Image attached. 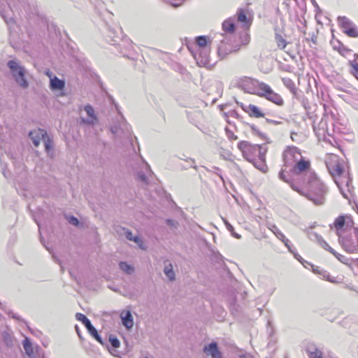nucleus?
Listing matches in <instances>:
<instances>
[{"label":"nucleus","instance_id":"0eeeda50","mask_svg":"<svg viewBox=\"0 0 358 358\" xmlns=\"http://www.w3.org/2000/svg\"><path fill=\"white\" fill-rule=\"evenodd\" d=\"M292 173L299 177V180L302 183L306 182L309 179V173H315L310 169V163L308 160H305L303 157L299 160L293 169L290 171Z\"/></svg>","mask_w":358,"mask_h":358},{"label":"nucleus","instance_id":"dca6fc26","mask_svg":"<svg viewBox=\"0 0 358 358\" xmlns=\"http://www.w3.org/2000/svg\"><path fill=\"white\" fill-rule=\"evenodd\" d=\"M203 352L207 355H210L212 358H222L221 352L218 350L217 344L215 342H212L206 345L203 348Z\"/></svg>","mask_w":358,"mask_h":358},{"label":"nucleus","instance_id":"4d7b16f0","mask_svg":"<svg viewBox=\"0 0 358 358\" xmlns=\"http://www.w3.org/2000/svg\"><path fill=\"white\" fill-rule=\"evenodd\" d=\"M218 54L219 55L221 54V48L220 47L218 48Z\"/></svg>","mask_w":358,"mask_h":358},{"label":"nucleus","instance_id":"aec40b11","mask_svg":"<svg viewBox=\"0 0 358 358\" xmlns=\"http://www.w3.org/2000/svg\"><path fill=\"white\" fill-rule=\"evenodd\" d=\"M2 339L8 348H13L15 344V339L10 331H4L1 334Z\"/></svg>","mask_w":358,"mask_h":358},{"label":"nucleus","instance_id":"6e6d98bb","mask_svg":"<svg viewBox=\"0 0 358 358\" xmlns=\"http://www.w3.org/2000/svg\"><path fill=\"white\" fill-rule=\"evenodd\" d=\"M76 331H77V333H78V336L80 337V332H79L78 327L76 326Z\"/></svg>","mask_w":358,"mask_h":358},{"label":"nucleus","instance_id":"c03bdc74","mask_svg":"<svg viewBox=\"0 0 358 358\" xmlns=\"http://www.w3.org/2000/svg\"><path fill=\"white\" fill-rule=\"evenodd\" d=\"M68 221L70 224H71L73 226H78L79 224V220L74 216H70L68 218Z\"/></svg>","mask_w":358,"mask_h":358},{"label":"nucleus","instance_id":"bb28decb","mask_svg":"<svg viewBox=\"0 0 358 358\" xmlns=\"http://www.w3.org/2000/svg\"><path fill=\"white\" fill-rule=\"evenodd\" d=\"M23 347L27 355L31 358L34 355V348L30 340L28 338H25L22 342Z\"/></svg>","mask_w":358,"mask_h":358},{"label":"nucleus","instance_id":"c9c22d12","mask_svg":"<svg viewBox=\"0 0 358 358\" xmlns=\"http://www.w3.org/2000/svg\"><path fill=\"white\" fill-rule=\"evenodd\" d=\"M317 243L324 250L329 251L331 254L335 253V250L329 245V244L322 238V237L320 239V241Z\"/></svg>","mask_w":358,"mask_h":358},{"label":"nucleus","instance_id":"423d86ee","mask_svg":"<svg viewBox=\"0 0 358 358\" xmlns=\"http://www.w3.org/2000/svg\"><path fill=\"white\" fill-rule=\"evenodd\" d=\"M301 153L297 148H287L283 152L284 164L280 172L284 171V175L285 176V173L287 171V169H289L290 171L295 166V164L301 159Z\"/></svg>","mask_w":358,"mask_h":358},{"label":"nucleus","instance_id":"4c0bfd02","mask_svg":"<svg viewBox=\"0 0 358 358\" xmlns=\"http://www.w3.org/2000/svg\"><path fill=\"white\" fill-rule=\"evenodd\" d=\"M224 224L227 229L231 233L232 236L236 238H240L241 236L234 231L233 226L227 220H224Z\"/></svg>","mask_w":358,"mask_h":358},{"label":"nucleus","instance_id":"a878e982","mask_svg":"<svg viewBox=\"0 0 358 358\" xmlns=\"http://www.w3.org/2000/svg\"><path fill=\"white\" fill-rule=\"evenodd\" d=\"M164 273L169 280L173 281L176 279V275L173 269V265L171 263L168 262L165 264L164 268Z\"/></svg>","mask_w":358,"mask_h":358},{"label":"nucleus","instance_id":"a19ab883","mask_svg":"<svg viewBox=\"0 0 358 358\" xmlns=\"http://www.w3.org/2000/svg\"><path fill=\"white\" fill-rule=\"evenodd\" d=\"M225 132L229 139L236 140L238 138L237 136L234 135V132L227 127L225 128Z\"/></svg>","mask_w":358,"mask_h":358},{"label":"nucleus","instance_id":"58836bf2","mask_svg":"<svg viewBox=\"0 0 358 358\" xmlns=\"http://www.w3.org/2000/svg\"><path fill=\"white\" fill-rule=\"evenodd\" d=\"M109 342L114 348H117L120 345V341L117 339V337L113 335H110L109 336Z\"/></svg>","mask_w":358,"mask_h":358},{"label":"nucleus","instance_id":"7c9ffc66","mask_svg":"<svg viewBox=\"0 0 358 358\" xmlns=\"http://www.w3.org/2000/svg\"><path fill=\"white\" fill-rule=\"evenodd\" d=\"M120 268L127 274H131L134 272V268L125 262L119 263Z\"/></svg>","mask_w":358,"mask_h":358},{"label":"nucleus","instance_id":"79ce46f5","mask_svg":"<svg viewBox=\"0 0 358 358\" xmlns=\"http://www.w3.org/2000/svg\"><path fill=\"white\" fill-rule=\"evenodd\" d=\"M241 42L242 45H248L250 42V36L249 34L245 33L241 36Z\"/></svg>","mask_w":358,"mask_h":358},{"label":"nucleus","instance_id":"39448f33","mask_svg":"<svg viewBox=\"0 0 358 358\" xmlns=\"http://www.w3.org/2000/svg\"><path fill=\"white\" fill-rule=\"evenodd\" d=\"M238 148L248 162H253L256 157H264L266 152V149L262 145H253L245 141L238 143Z\"/></svg>","mask_w":358,"mask_h":358},{"label":"nucleus","instance_id":"e433bc0d","mask_svg":"<svg viewBox=\"0 0 358 358\" xmlns=\"http://www.w3.org/2000/svg\"><path fill=\"white\" fill-rule=\"evenodd\" d=\"M333 255L337 258L338 261H340L343 264H345L346 265L349 264V259L345 256L338 253L336 251H335V253Z\"/></svg>","mask_w":358,"mask_h":358},{"label":"nucleus","instance_id":"a18cd8bd","mask_svg":"<svg viewBox=\"0 0 358 358\" xmlns=\"http://www.w3.org/2000/svg\"><path fill=\"white\" fill-rule=\"evenodd\" d=\"M339 48H338V51L339 52L343 55H345V53L350 52V50L348 49L347 48H345L343 45L339 43Z\"/></svg>","mask_w":358,"mask_h":358},{"label":"nucleus","instance_id":"393cba45","mask_svg":"<svg viewBox=\"0 0 358 358\" xmlns=\"http://www.w3.org/2000/svg\"><path fill=\"white\" fill-rule=\"evenodd\" d=\"M254 166L262 171V172H266L267 166L265 163V156L264 157H258V159H254L253 162H251Z\"/></svg>","mask_w":358,"mask_h":358},{"label":"nucleus","instance_id":"20e7f679","mask_svg":"<svg viewBox=\"0 0 358 358\" xmlns=\"http://www.w3.org/2000/svg\"><path fill=\"white\" fill-rule=\"evenodd\" d=\"M6 65L15 83L21 88L27 89L29 87V83L26 76L27 73L26 69L17 59H10L7 62Z\"/></svg>","mask_w":358,"mask_h":358},{"label":"nucleus","instance_id":"864d4df0","mask_svg":"<svg viewBox=\"0 0 358 358\" xmlns=\"http://www.w3.org/2000/svg\"><path fill=\"white\" fill-rule=\"evenodd\" d=\"M1 16H2V17L4 19V20H5L7 23H8V21L7 20V19H6V16H5L3 13H1Z\"/></svg>","mask_w":358,"mask_h":358},{"label":"nucleus","instance_id":"5fc2aeb1","mask_svg":"<svg viewBox=\"0 0 358 358\" xmlns=\"http://www.w3.org/2000/svg\"><path fill=\"white\" fill-rule=\"evenodd\" d=\"M171 5L173 6V7H178L180 5V3H178V4H175V3H171Z\"/></svg>","mask_w":358,"mask_h":358},{"label":"nucleus","instance_id":"2eb2a0df","mask_svg":"<svg viewBox=\"0 0 358 358\" xmlns=\"http://www.w3.org/2000/svg\"><path fill=\"white\" fill-rule=\"evenodd\" d=\"M29 136L32 141L33 144L38 147L41 140L43 141L47 137V132L43 129H37L31 131L29 133Z\"/></svg>","mask_w":358,"mask_h":358},{"label":"nucleus","instance_id":"473e14b6","mask_svg":"<svg viewBox=\"0 0 358 358\" xmlns=\"http://www.w3.org/2000/svg\"><path fill=\"white\" fill-rule=\"evenodd\" d=\"M275 39L277 45L280 49H284L286 47L287 42L281 35H280L279 34H275Z\"/></svg>","mask_w":358,"mask_h":358},{"label":"nucleus","instance_id":"5701e85b","mask_svg":"<svg viewBox=\"0 0 358 358\" xmlns=\"http://www.w3.org/2000/svg\"><path fill=\"white\" fill-rule=\"evenodd\" d=\"M65 83L62 80L59 79L57 77L55 76L53 78L50 79V87L52 90H62L64 88Z\"/></svg>","mask_w":358,"mask_h":358},{"label":"nucleus","instance_id":"bf43d9fd","mask_svg":"<svg viewBox=\"0 0 358 358\" xmlns=\"http://www.w3.org/2000/svg\"><path fill=\"white\" fill-rule=\"evenodd\" d=\"M240 358H248V357H246L245 356H241Z\"/></svg>","mask_w":358,"mask_h":358},{"label":"nucleus","instance_id":"f03ea898","mask_svg":"<svg viewBox=\"0 0 358 358\" xmlns=\"http://www.w3.org/2000/svg\"><path fill=\"white\" fill-rule=\"evenodd\" d=\"M325 163L340 192L345 199H349L353 187L349 171L345 169L344 162L340 160L337 155L329 154L326 157Z\"/></svg>","mask_w":358,"mask_h":358},{"label":"nucleus","instance_id":"f257e3e1","mask_svg":"<svg viewBox=\"0 0 358 358\" xmlns=\"http://www.w3.org/2000/svg\"><path fill=\"white\" fill-rule=\"evenodd\" d=\"M309 179L299 187L292 180L284 175V171L279 173V178L290 185L292 189L306 197L316 206L323 205L328 192L327 187L316 176L315 173H309Z\"/></svg>","mask_w":358,"mask_h":358},{"label":"nucleus","instance_id":"7ed1b4c3","mask_svg":"<svg viewBox=\"0 0 358 358\" xmlns=\"http://www.w3.org/2000/svg\"><path fill=\"white\" fill-rule=\"evenodd\" d=\"M338 243L349 254L358 252V228L351 226L346 231H338Z\"/></svg>","mask_w":358,"mask_h":358},{"label":"nucleus","instance_id":"412c9836","mask_svg":"<svg viewBox=\"0 0 358 358\" xmlns=\"http://www.w3.org/2000/svg\"><path fill=\"white\" fill-rule=\"evenodd\" d=\"M334 227L336 229V234L338 231H346L348 229H349L350 227H349L348 224L346 225V228H344L345 225V217L343 215L338 216L334 221Z\"/></svg>","mask_w":358,"mask_h":358},{"label":"nucleus","instance_id":"6ab92c4d","mask_svg":"<svg viewBox=\"0 0 358 358\" xmlns=\"http://www.w3.org/2000/svg\"><path fill=\"white\" fill-rule=\"evenodd\" d=\"M120 229L124 232V234L125 235L127 239H128L129 241H134V243L138 244V245L141 249H144L143 242V241L141 240V238L140 237H138V236H134L131 231H130L128 229L120 228Z\"/></svg>","mask_w":358,"mask_h":358},{"label":"nucleus","instance_id":"680f3d73","mask_svg":"<svg viewBox=\"0 0 358 358\" xmlns=\"http://www.w3.org/2000/svg\"><path fill=\"white\" fill-rule=\"evenodd\" d=\"M145 358H149V357H145Z\"/></svg>","mask_w":358,"mask_h":358},{"label":"nucleus","instance_id":"72a5a7b5","mask_svg":"<svg viewBox=\"0 0 358 358\" xmlns=\"http://www.w3.org/2000/svg\"><path fill=\"white\" fill-rule=\"evenodd\" d=\"M238 20L240 22L244 23L246 25H249V21L248 20V17L246 16V14L244 13V11L241 9L238 10Z\"/></svg>","mask_w":358,"mask_h":358},{"label":"nucleus","instance_id":"cd10ccee","mask_svg":"<svg viewBox=\"0 0 358 358\" xmlns=\"http://www.w3.org/2000/svg\"><path fill=\"white\" fill-rule=\"evenodd\" d=\"M282 83L284 84V85L290 90V92L293 94H296V92H297V89L295 86V84L292 81V79L289 78H282Z\"/></svg>","mask_w":358,"mask_h":358},{"label":"nucleus","instance_id":"8fccbe9b","mask_svg":"<svg viewBox=\"0 0 358 358\" xmlns=\"http://www.w3.org/2000/svg\"><path fill=\"white\" fill-rule=\"evenodd\" d=\"M8 315H10L13 318H14L17 320H22L20 316H18L17 314L13 313L12 311L9 312Z\"/></svg>","mask_w":358,"mask_h":358},{"label":"nucleus","instance_id":"ddd939ff","mask_svg":"<svg viewBox=\"0 0 358 358\" xmlns=\"http://www.w3.org/2000/svg\"><path fill=\"white\" fill-rule=\"evenodd\" d=\"M199 66H205L210 62V48H200L193 55Z\"/></svg>","mask_w":358,"mask_h":358},{"label":"nucleus","instance_id":"49530a36","mask_svg":"<svg viewBox=\"0 0 358 358\" xmlns=\"http://www.w3.org/2000/svg\"><path fill=\"white\" fill-rule=\"evenodd\" d=\"M166 223L169 226L173 227H177V226L178 225V222L177 221L171 220V219H167L166 220Z\"/></svg>","mask_w":358,"mask_h":358},{"label":"nucleus","instance_id":"f8f14e48","mask_svg":"<svg viewBox=\"0 0 358 358\" xmlns=\"http://www.w3.org/2000/svg\"><path fill=\"white\" fill-rule=\"evenodd\" d=\"M121 119L122 120L121 123L110 127V130L113 134L114 138L120 137V133H123L126 136H129L131 134L130 128L125 122L122 116H121Z\"/></svg>","mask_w":358,"mask_h":358},{"label":"nucleus","instance_id":"de8ad7c7","mask_svg":"<svg viewBox=\"0 0 358 358\" xmlns=\"http://www.w3.org/2000/svg\"><path fill=\"white\" fill-rule=\"evenodd\" d=\"M138 177L141 181L143 182L144 183H148V178L144 173H139L138 174Z\"/></svg>","mask_w":358,"mask_h":358},{"label":"nucleus","instance_id":"052dcab7","mask_svg":"<svg viewBox=\"0 0 358 358\" xmlns=\"http://www.w3.org/2000/svg\"><path fill=\"white\" fill-rule=\"evenodd\" d=\"M214 169L216 170H219V169L217 167H214Z\"/></svg>","mask_w":358,"mask_h":358},{"label":"nucleus","instance_id":"9b49d317","mask_svg":"<svg viewBox=\"0 0 358 358\" xmlns=\"http://www.w3.org/2000/svg\"><path fill=\"white\" fill-rule=\"evenodd\" d=\"M76 318L77 320L83 322L92 336H93L99 343L103 345L101 337L98 334L96 329L92 324L90 320L85 315L82 313H76Z\"/></svg>","mask_w":358,"mask_h":358},{"label":"nucleus","instance_id":"9d476101","mask_svg":"<svg viewBox=\"0 0 358 358\" xmlns=\"http://www.w3.org/2000/svg\"><path fill=\"white\" fill-rule=\"evenodd\" d=\"M338 22L343 29V31L350 37H358V28L348 17L345 16H339Z\"/></svg>","mask_w":358,"mask_h":358},{"label":"nucleus","instance_id":"4468645a","mask_svg":"<svg viewBox=\"0 0 358 358\" xmlns=\"http://www.w3.org/2000/svg\"><path fill=\"white\" fill-rule=\"evenodd\" d=\"M83 109L86 112L88 117H81L80 122L90 126H94L98 122V118L95 114L94 108L91 105L87 104L84 106Z\"/></svg>","mask_w":358,"mask_h":358},{"label":"nucleus","instance_id":"3c124183","mask_svg":"<svg viewBox=\"0 0 358 358\" xmlns=\"http://www.w3.org/2000/svg\"><path fill=\"white\" fill-rule=\"evenodd\" d=\"M187 162H189V161H191L192 162V164H191V167H192L193 169H194L195 170H197L198 167L195 164V161L194 159H192V158H189L188 159L186 160Z\"/></svg>","mask_w":358,"mask_h":358},{"label":"nucleus","instance_id":"2f4dec72","mask_svg":"<svg viewBox=\"0 0 358 358\" xmlns=\"http://www.w3.org/2000/svg\"><path fill=\"white\" fill-rule=\"evenodd\" d=\"M222 29L225 32H233L234 31V24L230 20H225L222 23Z\"/></svg>","mask_w":358,"mask_h":358},{"label":"nucleus","instance_id":"c756f323","mask_svg":"<svg viewBox=\"0 0 358 358\" xmlns=\"http://www.w3.org/2000/svg\"><path fill=\"white\" fill-rule=\"evenodd\" d=\"M196 43L198 46V49L200 48H208V39L204 36H200L196 38Z\"/></svg>","mask_w":358,"mask_h":358},{"label":"nucleus","instance_id":"4be33fe9","mask_svg":"<svg viewBox=\"0 0 358 358\" xmlns=\"http://www.w3.org/2000/svg\"><path fill=\"white\" fill-rule=\"evenodd\" d=\"M122 324L127 329H130L134 325L133 317L130 311H127L121 314Z\"/></svg>","mask_w":358,"mask_h":358},{"label":"nucleus","instance_id":"603ef678","mask_svg":"<svg viewBox=\"0 0 358 358\" xmlns=\"http://www.w3.org/2000/svg\"><path fill=\"white\" fill-rule=\"evenodd\" d=\"M266 121H267L268 122H271V123H273V124H278V122L277 121H275V120H273L266 119Z\"/></svg>","mask_w":358,"mask_h":358},{"label":"nucleus","instance_id":"a211bd4d","mask_svg":"<svg viewBox=\"0 0 358 358\" xmlns=\"http://www.w3.org/2000/svg\"><path fill=\"white\" fill-rule=\"evenodd\" d=\"M268 228L275 234V236L280 240L290 250L289 241L286 238L283 233L278 228L275 224H270L268 225Z\"/></svg>","mask_w":358,"mask_h":358},{"label":"nucleus","instance_id":"13d9d810","mask_svg":"<svg viewBox=\"0 0 358 358\" xmlns=\"http://www.w3.org/2000/svg\"><path fill=\"white\" fill-rule=\"evenodd\" d=\"M2 130H3V129H2L1 126L0 125V134L1 133Z\"/></svg>","mask_w":358,"mask_h":358},{"label":"nucleus","instance_id":"c85d7f7f","mask_svg":"<svg viewBox=\"0 0 358 358\" xmlns=\"http://www.w3.org/2000/svg\"><path fill=\"white\" fill-rule=\"evenodd\" d=\"M308 352L310 358H323L322 352L315 347H309Z\"/></svg>","mask_w":358,"mask_h":358},{"label":"nucleus","instance_id":"f3484780","mask_svg":"<svg viewBox=\"0 0 358 358\" xmlns=\"http://www.w3.org/2000/svg\"><path fill=\"white\" fill-rule=\"evenodd\" d=\"M313 271L315 273L321 275L324 280H328L330 282L334 284L341 282V281L338 280L336 277L331 276L329 272L322 268H320L318 266L313 267Z\"/></svg>","mask_w":358,"mask_h":358},{"label":"nucleus","instance_id":"09e8293b","mask_svg":"<svg viewBox=\"0 0 358 358\" xmlns=\"http://www.w3.org/2000/svg\"><path fill=\"white\" fill-rule=\"evenodd\" d=\"M251 129L255 133L257 134L258 136H259L260 137L262 138H264V136L263 134H262L257 128L255 125H252L251 126Z\"/></svg>","mask_w":358,"mask_h":358},{"label":"nucleus","instance_id":"6e6552de","mask_svg":"<svg viewBox=\"0 0 358 358\" xmlns=\"http://www.w3.org/2000/svg\"><path fill=\"white\" fill-rule=\"evenodd\" d=\"M264 83H260L257 80L249 77H244L238 83V87L247 93L258 95L260 87Z\"/></svg>","mask_w":358,"mask_h":358},{"label":"nucleus","instance_id":"f704fd0d","mask_svg":"<svg viewBox=\"0 0 358 358\" xmlns=\"http://www.w3.org/2000/svg\"><path fill=\"white\" fill-rule=\"evenodd\" d=\"M44 145H45V151L49 155L50 152L52 150L53 144L52 141L49 138V136L47 135V137L43 139Z\"/></svg>","mask_w":358,"mask_h":358},{"label":"nucleus","instance_id":"1a4fd4ad","mask_svg":"<svg viewBox=\"0 0 358 358\" xmlns=\"http://www.w3.org/2000/svg\"><path fill=\"white\" fill-rule=\"evenodd\" d=\"M261 86L258 96H264L278 106H282L283 104L284 101L282 97L278 94L273 92L269 85L264 83V85Z\"/></svg>","mask_w":358,"mask_h":358},{"label":"nucleus","instance_id":"37998d69","mask_svg":"<svg viewBox=\"0 0 358 358\" xmlns=\"http://www.w3.org/2000/svg\"><path fill=\"white\" fill-rule=\"evenodd\" d=\"M308 237L310 240L315 241L317 242H318L320 239L322 238V236H320L315 232H310L308 234Z\"/></svg>","mask_w":358,"mask_h":358},{"label":"nucleus","instance_id":"b1692460","mask_svg":"<svg viewBox=\"0 0 358 358\" xmlns=\"http://www.w3.org/2000/svg\"><path fill=\"white\" fill-rule=\"evenodd\" d=\"M245 110L250 115V116L252 117H261L264 115L257 106L252 104H250L247 106V108L245 109Z\"/></svg>","mask_w":358,"mask_h":358},{"label":"nucleus","instance_id":"ea45409f","mask_svg":"<svg viewBox=\"0 0 358 358\" xmlns=\"http://www.w3.org/2000/svg\"><path fill=\"white\" fill-rule=\"evenodd\" d=\"M349 65L352 68V73L355 76H358V63H356L354 61H349Z\"/></svg>","mask_w":358,"mask_h":358}]
</instances>
